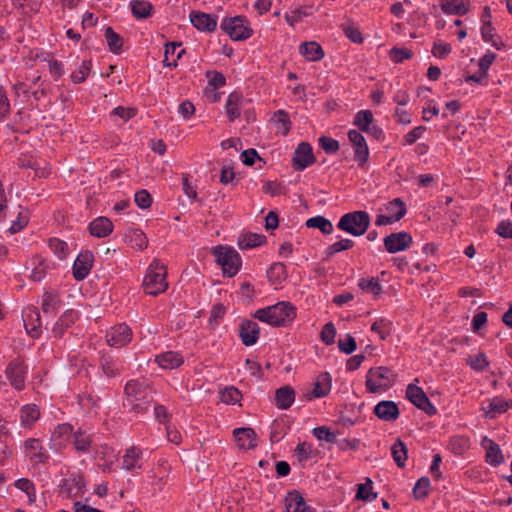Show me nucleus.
Wrapping results in <instances>:
<instances>
[{
  "label": "nucleus",
  "mask_w": 512,
  "mask_h": 512,
  "mask_svg": "<svg viewBox=\"0 0 512 512\" xmlns=\"http://www.w3.org/2000/svg\"><path fill=\"white\" fill-rule=\"evenodd\" d=\"M124 393L123 405L129 412L134 413L135 416H141L146 413L153 402V393L149 384L139 380L128 381L125 385Z\"/></svg>",
  "instance_id": "obj_1"
},
{
  "label": "nucleus",
  "mask_w": 512,
  "mask_h": 512,
  "mask_svg": "<svg viewBox=\"0 0 512 512\" xmlns=\"http://www.w3.org/2000/svg\"><path fill=\"white\" fill-rule=\"evenodd\" d=\"M296 316V310L289 302H279L275 305L259 309L255 318L272 326H284Z\"/></svg>",
  "instance_id": "obj_2"
},
{
  "label": "nucleus",
  "mask_w": 512,
  "mask_h": 512,
  "mask_svg": "<svg viewBox=\"0 0 512 512\" xmlns=\"http://www.w3.org/2000/svg\"><path fill=\"white\" fill-rule=\"evenodd\" d=\"M166 275V267L161 264L159 260H153V262L148 267V271L143 281L145 293L152 296H157L165 292L168 288Z\"/></svg>",
  "instance_id": "obj_3"
},
{
  "label": "nucleus",
  "mask_w": 512,
  "mask_h": 512,
  "mask_svg": "<svg viewBox=\"0 0 512 512\" xmlns=\"http://www.w3.org/2000/svg\"><path fill=\"white\" fill-rule=\"evenodd\" d=\"M396 375L388 367L380 366L369 369L366 375V388L370 393L387 391L393 386Z\"/></svg>",
  "instance_id": "obj_4"
},
{
  "label": "nucleus",
  "mask_w": 512,
  "mask_h": 512,
  "mask_svg": "<svg viewBox=\"0 0 512 512\" xmlns=\"http://www.w3.org/2000/svg\"><path fill=\"white\" fill-rule=\"evenodd\" d=\"M370 226V216L366 211H353L344 214L337 227L352 236L358 237L365 234Z\"/></svg>",
  "instance_id": "obj_5"
},
{
  "label": "nucleus",
  "mask_w": 512,
  "mask_h": 512,
  "mask_svg": "<svg viewBox=\"0 0 512 512\" xmlns=\"http://www.w3.org/2000/svg\"><path fill=\"white\" fill-rule=\"evenodd\" d=\"M213 255L217 264L221 266L224 276L233 277L238 273L242 262L239 253L235 249L217 245L213 248Z\"/></svg>",
  "instance_id": "obj_6"
},
{
  "label": "nucleus",
  "mask_w": 512,
  "mask_h": 512,
  "mask_svg": "<svg viewBox=\"0 0 512 512\" xmlns=\"http://www.w3.org/2000/svg\"><path fill=\"white\" fill-rule=\"evenodd\" d=\"M221 28L235 41H242L252 35V29L247 25V21L241 17L224 19Z\"/></svg>",
  "instance_id": "obj_7"
},
{
  "label": "nucleus",
  "mask_w": 512,
  "mask_h": 512,
  "mask_svg": "<svg viewBox=\"0 0 512 512\" xmlns=\"http://www.w3.org/2000/svg\"><path fill=\"white\" fill-rule=\"evenodd\" d=\"M406 397L411 403L417 408L423 410L429 416L436 414V408L430 402L429 398L425 394L422 388L415 384H409L406 389Z\"/></svg>",
  "instance_id": "obj_8"
},
{
  "label": "nucleus",
  "mask_w": 512,
  "mask_h": 512,
  "mask_svg": "<svg viewBox=\"0 0 512 512\" xmlns=\"http://www.w3.org/2000/svg\"><path fill=\"white\" fill-rule=\"evenodd\" d=\"M316 161L312 146L307 142H301L295 149L292 158V167L295 171H303Z\"/></svg>",
  "instance_id": "obj_9"
},
{
  "label": "nucleus",
  "mask_w": 512,
  "mask_h": 512,
  "mask_svg": "<svg viewBox=\"0 0 512 512\" xmlns=\"http://www.w3.org/2000/svg\"><path fill=\"white\" fill-rule=\"evenodd\" d=\"M385 249L388 253L394 254L408 249L413 240L412 236L407 232L391 233L383 240Z\"/></svg>",
  "instance_id": "obj_10"
},
{
  "label": "nucleus",
  "mask_w": 512,
  "mask_h": 512,
  "mask_svg": "<svg viewBox=\"0 0 512 512\" xmlns=\"http://www.w3.org/2000/svg\"><path fill=\"white\" fill-rule=\"evenodd\" d=\"M131 339L132 331L126 324L116 325L106 333L107 344L111 347H123L127 345Z\"/></svg>",
  "instance_id": "obj_11"
},
{
  "label": "nucleus",
  "mask_w": 512,
  "mask_h": 512,
  "mask_svg": "<svg viewBox=\"0 0 512 512\" xmlns=\"http://www.w3.org/2000/svg\"><path fill=\"white\" fill-rule=\"evenodd\" d=\"M348 138L354 147L355 161L358 162L360 167H363L369 158V149L364 136L357 130H350Z\"/></svg>",
  "instance_id": "obj_12"
},
{
  "label": "nucleus",
  "mask_w": 512,
  "mask_h": 512,
  "mask_svg": "<svg viewBox=\"0 0 512 512\" xmlns=\"http://www.w3.org/2000/svg\"><path fill=\"white\" fill-rule=\"evenodd\" d=\"M5 373L14 388L21 390L24 387L26 367L23 360L19 358L12 360Z\"/></svg>",
  "instance_id": "obj_13"
},
{
  "label": "nucleus",
  "mask_w": 512,
  "mask_h": 512,
  "mask_svg": "<svg viewBox=\"0 0 512 512\" xmlns=\"http://www.w3.org/2000/svg\"><path fill=\"white\" fill-rule=\"evenodd\" d=\"M393 208H398L397 212L392 215H378L375 220V224L377 226H383L392 224L394 222L399 221L406 214V206L405 203L400 198H395L387 205V211L392 212Z\"/></svg>",
  "instance_id": "obj_14"
},
{
  "label": "nucleus",
  "mask_w": 512,
  "mask_h": 512,
  "mask_svg": "<svg viewBox=\"0 0 512 512\" xmlns=\"http://www.w3.org/2000/svg\"><path fill=\"white\" fill-rule=\"evenodd\" d=\"M93 259L90 251H83L78 255L73 265V276L76 280L81 281L87 277L92 268Z\"/></svg>",
  "instance_id": "obj_15"
},
{
  "label": "nucleus",
  "mask_w": 512,
  "mask_h": 512,
  "mask_svg": "<svg viewBox=\"0 0 512 512\" xmlns=\"http://www.w3.org/2000/svg\"><path fill=\"white\" fill-rule=\"evenodd\" d=\"M331 390V376L328 372L321 373L315 383L313 389L304 394L306 400L310 401L314 398L326 396Z\"/></svg>",
  "instance_id": "obj_16"
},
{
  "label": "nucleus",
  "mask_w": 512,
  "mask_h": 512,
  "mask_svg": "<svg viewBox=\"0 0 512 512\" xmlns=\"http://www.w3.org/2000/svg\"><path fill=\"white\" fill-rule=\"evenodd\" d=\"M24 446L30 461L36 464L46 463L48 461L49 455L38 439L30 438L25 441Z\"/></svg>",
  "instance_id": "obj_17"
},
{
  "label": "nucleus",
  "mask_w": 512,
  "mask_h": 512,
  "mask_svg": "<svg viewBox=\"0 0 512 512\" xmlns=\"http://www.w3.org/2000/svg\"><path fill=\"white\" fill-rule=\"evenodd\" d=\"M259 334L260 329L256 322L252 320H245L241 322L239 335L245 346L254 345L259 338Z\"/></svg>",
  "instance_id": "obj_18"
},
{
  "label": "nucleus",
  "mask_w": 512,
  "mask_h": 512,
  "mask_svg": "<svg viewBox=\"0 0 512 512\" xmlns=\"http://www.w3.org/2000/svg\"><path fill=\"white\" fill-rule=\"evenodd\" d=\"M374 414L381 420L393 422L399 417V408L393 401H381L374 407Z\"/></svg>",
  "instance_id": "obj_19"
},
{
  "label": "nucleus",
  "mask_w": 512,
  "mask_h": 512,
  "mask_svg": "<svg viewBox=\"0 0 512 512\" xmlns=\"http://www.w3.org/2000/svg\"><path fill=\"white\" fill-rule=\"evenodd\" d=\"M24 326L32 337L39 336V328L41 327L40 312L36 307H29L24 311Z\"/></svg>",
  "instance_id": "obj_20"
},
{
  "label": "nucleus",
  "mask_w": 512,
  "mask_h": 512,
  "mask_svg": "<svg viewBox=\"0 0 512 512\" xmlns=\"http://www.w3.org/2000/svg\"><path fill=\"white\" fill-rule=\"evenodd\" d=\"M192 25L200 31L212 32L216 28V20L204 12L193 11L190 14Z\"/></svg>",
  "instance_id": "obj_21"
},
{
  "label": "nucleus",
  "mask_w": 512,
  "mask_h": 512,
  "mask_svg": "<svg viewBox=\"0 0 512 512\" xmlns=\"http://www.w3.org/2000/svg\"><path fill=\"white\" fill-rule=\"evenodd\" d=\"M244 98L240 92L234 91L228 96L225 104L226 114L230 122L239 118L241 113L240 110L243 106Z\"/></svg>",
  "instance_id": "obj_22"
},
{
  "label": "nucleus",
  "mask_w": 512,
  "mask_h": 512,
  "mask_svg": "<svg viewBox=\"0 0 512 512\" xmlns=\"http://www.w3.org/2000/svg\"><path fill=\"white\" fill-rule=\"evenodd\" d=\"M482 446L486 450V461L492 466H498L504 461L501 449L493 440L485 437Z\"/></svg>",
  "instance_id": "obj_23"
},
{
  "label": "nucleus",
  "mask_w": 512,
  "mask_h": 512,
  "mask_svg": "<svg viewBox=\"0 0 512 512\" xmlns=\"http://www.w3.org/2000/svg\"><path fill=\"white\" fill-rule=\"evenodd\" d=\"M113 231V223L107 217H98L89 225V232L97 238H104Z\"/></svg>",
  "instance_id": "obj_24"
},
{
  "label": "nucleus",
  "mask_w": 512,
  "mask_h": 512,
  "mask_svg": "<svg viewBox=\"0 0 512 512\" xmlns=\"http://www.w3.org/2000/svg\"><path fill=\"white\" fill-rule=\"evenodd\" d=\"M155 361L163 369H175L183 364V357L177 352L167 351L156 356Z\"/></svg>",
  "instance_id": "obj_25"
},
{
  "label": "nucleus",
  "mask_w": 512,
  "mask_h": 512,
  "mask_svg": "<svg viewBox=\"0 0 512 512\" xmlns=\"http://www.w3.org/2000/svg\"><path fill=\"white\" fill-rule=\"evenodd\" d=\"M295 399V391L289 386L285 385L278 388L275 392V402L279 409L286 410L291 407Z\"/></svg>",
  "instance_id": "obj_26"
},
{
  "label": "nucleus",
  "mask_w": 512,
  "mask_h": 512,
  "mask_svg": "<svg viewBox=\"0 0 512 512\" xmlns=\"http://www.w3.org/2000/svg\"><path fill=\"white\" fill-rule=\"evenodd\" d=\"M286 512H311L304 501V498L298 491L288 493L285 498Z\"/></svg>",
  "instance_id": "obj_27"
},
{
  "label": "nucleus",
  "mask_w": 512,
  "mask_h": 512,
  "mask_svg": "<svg viewBox=\"0 0 512 512\" xmlns=\"http://www.w3.org/2000/svg\"><path fill=\"white\" fill-rule=\"evenodd\" d=\"M233 433L240 448L256 447V433L252 428H236Z\"/></svg>",
  "instance_id": "obj_28"
},
{
  "label": "nucleus",
  "mask_w": 512,
  "mask_h": 512,
  "mask_svg": "<svg viewBox=\"0 0 512 512\" xmlns=\"http://www.w3.org/2000/svg\"><path fill=\"white\" fill-rule=\"evenodd\" d=\"M39 417L40 411L35 404H26L20 410V421L26 428H31Z\"/></svg>",
  "instance_id": "obj_29"
},
{
  "label": "nucleus",
  "mask_w": 512,
  "mask_h": 512,
  "mask_svg": "<svg viewBox=\"0 0 512 512\" xmlns=\"http://www.w3.org/2000/svg\"><path fill=\"white\" fill-rule=\"evenodd\" d=\"M299 52L309 61H319L324 57L322 47L316 42H305L300 45Z\"/></svg>",
  "instance_id": "obj_30"
},
{
  "label": "nucleus",
  "mask_w": 512,
  "mask_h": 512,
  "mask_svg": "<svg viewBox=\"0 0 512 512\" xmlns=\"http://www.w3.org/2000/svg\"><path fill=\"white\" fill-rule=\"evenodd\" d=\"M61 301L57 294L52 292H45L41 304V309L44 315L54 316L58 312Z\"/></svg>",
  "instance_id": "obj_31"
},
{
  "label": "nucleus",
  "mask_w": 512,
  "mask_h": 512,
  "mask_svg": "<svg viewBox=\"0 0 512 512\" xmlns=\"http://www.w3.org/2000/svg\"><path fill=\"white\" fill-rule=\"evenodd\" d=\"M441 9L444 13L464 15L468 11V0H440Z\"/></svg>",
  "instance_id": "obj_32"
},
{
  "label": "nucleus",
  "mask_w": 512,
  "mask_h": 512,
  "mask_svg": "<svg viewBox=\"0 0 512 512\" xmlns=\"http://www.w3.org/2000/svg\"><path fill=\"white\" fill-rule=\"evenodd\" d=\"M77 319V314L72 310H67L63 313L60 319L53 327V334L55 337H61L66 328L70 327Z\"/></svg>",
  "instance_id": "obj_33"
},
{
  "label": "nucleus",
  "mask_w": 512,
  "mask_h": 512,
  "mask_svg": "<svg viewBox=\"0 0 512 512\" xmlns=\"http://www.w3.org/2000/svg\"><path fill=\"white\" fill-rule=\"evenodd\" d=\"M130 5L132 15L137 19H146L152 15L153 5L146 0H133Z\"/></svg>",
  "instance_id": "obj_34"
},
{
  "label": "nucleus",
  "mask_w": 512,
  "mask_h": 512,
  "mask_svg": "<svg viewBox=\"0 0 512 512\" xmlns=\"http://www.w3.org/2000/svg\"><path fill=\"white\" fill-rule=\"evenodd\" d=\"M266 237L261 234L256 233H246L240 235L238 238V245L240 249H251L254 247H258L265 243Z\"/></svg>",
  "instance_id": "obj_35"
},
{
  "label": "nucleus",
  "mask_w": 512,
  "mask_h": 512,
  "mask_svg": "<svg viewBox=\"0 0 512 512\" xmlns=\"http://www.w3.org/2000/svg\"><path fill=\"white\" fill-rule=\"evenodd\" d=\"M512 407V400H504L502 398H494L488 405L487 408H483L486 415L493 418L496 414L506 412Z\"/></svg>",
  "instance_id": "obj_36"
},
{
  "label": "nucleus",
  "mask_w": 512,
  "mask_h": 512,
  "mask_svg": "<svg viewBox=\"0 0 512 512\" xmlns=\"http://www.w3.org/2000/svg\"><path fill=\"white\" fill-rule=\"evenodd\" d=\"M391 454L398 467L402 468L405 466V462L407 460V447L402 440L397 439L391 446Z\"/></svg>",
  "instance_id": "obj_37"
},
{
  "label": "nucleus",
  "mask_w": 512,
  "mask_h": 512,
  "mask_svg": "<svg viewBox=\"0 0 512 512\" xmlns=\"http://www.w3.org/2000/svg\"><path fill=\"white\" fill-rule=\"evenodd\" d=\"M306 226L308 228H317L324 235H329L333 232V225H332L331 221L326 219L323 216H316V217L309 218L306 221Z\"/></svg>",
  "instance_id": "obj_38"
},
{
  "label": "nucleus",
  "mask_w": 512,
  "mask_h": 512,
  "mask_svg": "<svg viewBox=\"0 0 512 512\" xmlns=\"http://www.w3.org/2000/svg\"><path fill=\"white\" fill-rule=\"evenodd\" d=\"M105 39L111 52L114 54L120 53L123 46V39L113 30L112 27H107L105 29Z\"/></svg>",
  "instance_id": "obj_39"
},
{
  "label": "nucleus",
  "mask_w": 512,
  "mask_h": 512,
  "mask_svg": "<svg viewBox=\"0 0 512 512\" xmlns=\"http://www.w3.org/2000/svg\"><path fill=\"white\" fill-rule=\"evenodd\" d=\"M272 121L276 124V128L286 136L289 133L291 122L288 114L284 110H278L274 113Z\"/></svg>",
  "instance_id": "obj_40"
},
{
  "label": "nucleus",
  "mask_w": 512,
  "mask_h": 512,
  "mask_svg": "<svg viewBox=\"0 0 512 512\" xmlns=\"http://www.w3.org/2000/svg\"><path fill=\"white\" fill-rule=\"evenodd\" d=\"M373 122V114L370 110H361L357 112L354 118V125L361 131L369 132V127Z\"/></svg>",
  "instance_id": "obj_41"
},
{
  "label": "nucleus",
  "mask_w": 512,
  "mask_h": 512,
  "mask_svg": "<svg viewBox=\"0 0 512 512\" xmlns=\"http://www.w3.org/2000/svg\"><path fill=\"white\" fill-rule=\"evenodd\" d=\"M85 482L82 476H74L66 484L65 491L68 497H77L83 493Z\"/></svg>",
  "instance_id": "obj_42"
},
{
  "label": "nucleus",
  "mask_w": 512,
  "mask_h": 512,
  "mask_svg": "<svg viewBox=\"0 0 512 512\" xmlns=\"http://www.w3.org/2000/svg\"><path fill=\"white\" fill-rule=\"evenodd\" d=\"M140 449L131 447L126 450V454L123 456V468L126 470H132L137 467V462L141 457Z\"/></svg>",
  "instance_id": "obj_43"
},
{
  "label": "nucleus",
  "mask_w": 512,
  "mask_h": 512,
  "mask_svg": "<svg viewBox=\"0 0 512 512\" xmlns=\"http://www.w3.org/2000/svg\"><path fill=\"white\" fill-rule=\"evenodd\" d=\"M18 166L20 168H31L35 170V174L38 177H45L49 174V170L44 168H39L37 162L33 160L31 157L22 156L18 159Z\"/></svg>",
  "instance_id": "obj_44"
},
{
  "label": "nucleus",
  "mask_w": 512,
  "mask_h": 512,
  "mask_svg": "<svg viewBox=\"0 0 512 512\" xmlns=\"http://www.w3.org/2000/svg\"><path fill=\"white\" fill-rule=\"evenodd\" d=\"M466 364L475 371H483L488 366L489 362L484 353L480 352L476 355H470L466 359Z\"/></svg>",
  "instance_id": "obj_45"
},
{
  "label": "nucleus",
  "mask_w": 512,
  "mask_h": 512,
  "mask_svg": "<svg viewBox=\"0 0 512 512\" xmlns=\"http://www.w3.org/2000/svg\"><path fill=\"white\" fill-rule=\"evenodd\" d=\"M15 487L28 496L29 502L33 503L36 501V492L35 486L31 480L28 478H21L15 482Z\"/></svg>",
  "instance_id": "obj_46"
},
{
  "label": "nucleus",
  "mask_w": 512,
  "mask_h": 512,
  "mask_svg": "<svg viewBox=\"0 0 512 512\" xmlns=\"http://www.w3.org/2000/svg\"><path fill=\"white\" fill-rule=\"evenodd\" d=\"M127 237L132 247L137 248L139 250L145 249L148 245L146 235L140 230L130 231Z\"/></svg>",
  "instance_id": "obj_47"
},
{
  "label": "nucleus",
  "mask_w": 512,
  "mask_h": 512,
  "mask_svg": "<svg viewBox=\"0 0 512 512\" xmlns=\"http://www.w3.org/2000/svg\"><path fill=\"white\" fill-rule=\"evenodd\" d=\"M358 286L369 293L374 294L375 296H378L382 292V286L379 283L378 279L371 278V279H365L362 278L359 280Z\"/></svg>",
  "instance_id": "obj_48"
},
{
  "label": "nucleus",
  "mask_w": 512,
  "mask_h": 512,
  "mask_svg": "<svg viewBox=\"0 0 512 512\" xmlns=\"http://www.w3.org/2000/svg\"><path fill=\"white\" fill-rule=\"evenodd\" d=\"M371 330L378 333L382 340H385L390 335L391 322L385 318L378 319L372 324Z\"/></svg>",
  "instance_id": "obj_49"
},
{
  "label": "nucleus",
  "mask_w": 512,
  "mask_h": 512,
  "mask_svg": "<svg viewBox=\"0 0 512 512\" xmlns=\"http://www.w3.org/2000/svg\"><path fill=\"white\" fill-rule=\"evenodd\" d=\"M354 246V241L351 239H342L338 242L333 243L332 245L328 246L325 253L327 257H331L334 254L351 249Z\"/></svg>",
  "instance_id": "obj_50"
},
{
  "label": "nucleus",
  "mask_w": 512,
  "mask_h": 512,
  "mask_svg": "<svg viewBox=\"0 0 512 512\" xmlns=\"http://www.w3.org/2000/svg\"><path fill=\"white\" fill-rule=\"evenodd\" d=\"M241 397V392L235 387L225 388L220 395L221 401L225 404H235Z\"/></svg>",
  "instance_id": "obj_51"
},
{
  "label": "nucleus",
  "mask_w": 512,
  "mask_h": 512,
  "mask_svg": "<svg viewBox=\"0 0 512 512\" xmlns=\"http://www.w3.org/2000/svg\"><path fill=\"white\" fill-rule=\"evenodd\" d=\"M372 490V481L367 478L365 484H359L358 485V491L356 494V498L362 501H369L372 499H375L377 497L376 493H370Z\"/></svg>",
  "instance_id": "obj_52"
},
{
  "label": "nucleus",
  "mask_w": 512,
  "mask_h": 512,
  "mask_svg": "<svg viewBox=\"0 0 512 512\" xmlns=\"http://www.w3.org/2000/svg\"><path fill=\"white\" fill-rule=\"evenodd\" d=\"M49 247L59 259H64L68 255V245L62 240L57 238L50 239Z\"/></svg>",
  "instance_id": "obj_53"
},
{
  "label": "nucleus",
  "mask_w": 512,
  "mask_h": 512,
  "mask_svg": "<svg viewBox=\"0 0 512 512\" xmlns=\"http://www.w3.org/2000/svg\"><path fill=\"white\" fill-rule=\"evenodd\" d=\"M91 69V61H83L81 66L78 68V70L74 71L71 74V80L74 83H82L86 80V77L88 76Z\"/></svg>",
  "instance_id": "obj_54"
},
{
  "label": "nucleus",
  "mask_w": 512,
  "mask_h": 512,
  "mask_svg": "<svg viewBox=\"0 0 512 512\" xmlns=\"http://www.w3.org/2000/svg\"><path fill=\"white\" fill-rule=\"evenodd\" d=\"M430 480L427 477L420 478L413 488V494L416 499H424L428 496Z\"/></svg>",
  "instance_id": "obj_55"
},
{
  "label": "nucleus",
  "mask_w": 512,
  "mask_h": 512,
  "mask_svg": "<svg viewBox=\"0 0 512 512\" xmlns=\"http://www.w3.org/2000/svg\"><path fill=\"white\" fill-rule=\"evenodd\" d=\"M313 434L319 440H324L328 443H335L337 441L336 433L325 426L314 428Z\"/></svg>",
  "instance_id": "obj_56"
},
{
  "label": "nucleus",
  "mask_w": 512,
  "mask_h": 512,
  "mask_svg": "<svg viewBox=\"0 0 512 512\" xmlns=\"http://www.w3.org/2000/svg\"><path fill=\"white\" fill-rule=\"evenodd\" d=\"M91 439L90 436L82 431H78L74 434V446L78 451H87L90 447Z\"/></svg>",
  "instance_id": "obj_57"
},
{
  "label": "nucleus",
  "mask_w": 512,
  "mask_h": 512,
  "mask_svg": "<svg viewBox=\"0 0 512 512\" xmlns=\"http://www.w3.org/2000/svg\"><path fill=\"white\" fill-rule=\"evenodd\" d=\"M492 31H493L492 23L486 22V25H482V28H481L482 39L485 42H491L492 46H494L497 50H500L503 47V42L493 40Z\"/></svg>",
  "instance_id": "obj_58"
},
{
  "label": "nucleus",
  "mask_w": 512,
  "mask_h": 512,
  "mask_svg": "<svg viewBox=\"0 0 512 512\" xmlns=\"http://www.w3.org/2000/svg\"><path fill=\"white\" fill-rule=\"evenodd\" d=\"M101 367L108 377L115 376L120 371V367L111 357H102Z\"/></svg>",
  "instance_id": "obj_59"
},
{
  "label": "nucleus",
  "mask_w": 512,
  "mask_h": 512,
  "mask_svg": "<svg viewBox=\"0 0 512 512\" xmlns=\"http://www.w3.org/2000/svg\"><path fill=\"white\" fill-rule=\"evenodd\" d=\"M335 335H336V328L332 322L326 323L323 326L322 331L320 333L321 340L326 345H331L334 343Z\"/></svg>",
  "instance_id": "obj_60"
},
{
  "label": "nucleus",
  "mask_w": 512,
  "mask_h": 512,
  "mask_svg": "<svg viewBox=\"0 0 512 512\" xmlns=\"http://www.w3.org/2000/svg\"><path fill=\"white\" fill-rule=\"evenodd\" d=\"M319 143L326 153H336L339 150V142L331 137L322 136Z\"/></svg>",
  "instance_id": "obj_61"
},
{
  "label": "nucleus",
  "mask_w": 512,
  "mask_h": 512,
  "mask_svg": "<svg viewBox=\"0 0 512 512\" xmlns=\"http://www.w3.org/2000/svg\"><path fill=\"white\" fill-rule=\"evenodd\" d=\"M412 55H413L412 51L407 48H396L395 47L390 50V57L396 63H400L405 59H410L412 57Z\"/></svg>",
  "instance_id": "obj_62"
},
{
  "label": "nucleus",
  "mask_w": 512,
  "mask_h": 512,
  "mask_svg": "<svg viewBox=\"0 0 512 512\" xmlns=\"http://www.w3.org/2000/svg\"><path fill=\"white\" fill-rule=\"evenodd\" d=\"M206 77L208 78L209 85L212 86L214 89H218L225 85V76L220 72L208 71L206 73Z\"/></svg>",
  "instance_id": "obj_63"
},
{
  "label": "nucleus",
  "mask_w": 512,
  "mask_h": 512,
  "mask_svg": "<svg viewBox=\"0 0 512 512\" xmlns=\"http://www.w3.org/2000/svg\"><path fill=\"white\" fill-rule=\"evenodd\" d=\"M135 202L141 209H147L151 206L152 197L146 190H140L135 193Z\"/></svg>",
  "instance_id": "obj_64"
}]
</instances>
